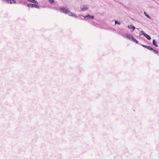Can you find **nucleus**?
<instances>
[{"label":"nucleus","instance_id":"f8f14e48","mask_svg":"<svg viewBox=\"0 0 159 159\" xmlns=\"http://www.w3.org/2000/svg\"><path fill=\"white\" fill-rule=\"evenodd\" d=\"M133 41V42L135 43H136L138 44L139 42L138 41L136 40L135 39L134 37L132 38V40Z\"/></svg>","mask_w":159,"mask_h":159},{"label":"nucleus","instance_id":"aec40b11","mask_svg":"<svg viewBox=\"0 0 159 159\" xmlns=\"http://www.w3.org/2000/svg\"><path fill=\"white\" fill-rule=\"evenodd\" d=\"M55 10H57V8H55Z\"/></svg>","mask_w":159,"mask_h":159},{"label":"nucleus","instance_id":"f3484780","mask_svg":"<svg viewBox=\"0 0 159 159\" xmlns=\"http://www.w3.org/2000/svg\"><path fill=\"white\" fill-rule=\"evenodd\" d=\"M146 48L149 50H150L151 51V49H152V48H151V47H150L149 46H147Z\"/></svg>","mask_w":159,"mask_h":159},{"label":"nucleus","instance_id":"9b49d317","mask_svg":"<svg viewBox=\"0 0 159 159\" xmlns=\"http://www.w3.org/2000/svg\"><path fill=\"white\" fill-rule=\"evenodd\" d=\"M69 15L72 17H76V16L72 12H70L69 14Z\"/></svg>","mask_w":159,"mask_h":159},{"label":"nucleus","instance_id":"20e7f679","mask_svg":"<svg viewBox=\"0 0 159 159\" xmlns=\"http://www.w3.org/2000/svg\"><path fill=\"white\" fill-rule=\"evenodd\" d=\"M94 17V16H93L90 15L89 14H88L87 16H84V18L85 19H87L88 18V19L93 20Z\"/></svg>","mask_w":159,"mask_h":159},{"label":"nucleus","instance_id":"ddd939ff","mask_svg":"<svg viewBox=\"0 0 159 159\" xmlns=\"http://www.w3.org/2000/svg\"><path fill=\"white\" fill-rule=\"evenodd\" d=\"M151 51L153 52H154L156 54H157L158 53V52L156 50L153 48H152V49H151Z\"/></svg>","mask_w":159,"mask_h":159},{"label":"nucleus","instance_id":"9d476101","mask_svg":"<svg viewBox=\"0 0 159 159\" xmlns=\"http://www.w3.org/2000/svg\"><path fill=\"white\" fill-rule=\"evenodd\" d=\"M153 44L156 47H157L158 45L157 44L156 40H153L152 41Z\"/></svg>","mask_w":159,"mask_h":159},{"label":"nucleus","instance_id":"6e6552de","mask_svg":"<svg viewBox=\"0 0 159 159\" xmlns=\"http://www.w3.org/2000/svg\"><path fill=\"white\" fill-rule=\"evenodd\" d=\"M7 2L10 4L16 3V1L14 0H8Z\"/></svg>","mask_w":159,"mask_h":159},{"label":"nucleus","instance_id":"0eeeda50","mask_svg":"<svg viewBox=\"0 0 159 159\" xmlns=\"http://www.w3.org/2000/svg\"><path fill=\"white\" fill-rule=\"evenodd\" d=\"M127 37L130 40H132V38H133V37L130 34H126V35Z\"/></svg>","mask_w":159,"mask_h":159},{"label":"nucleus","instance_id":"a211bd4d","mask_svg":"<svg viewBox=\"0 0 159 159\" xmlns=\"http://www.w3.org/2000/svg\"><path fill=\"white\" fill-rule=\"evenodd\" d=\"M142 47H144V48H146V45H142Z\"/></svg>","mask_w":159,"mask_h":159},{"label":"nucleus","instance_id":"f257e3e1","mask_svg":"<svg viewBox=\"0 0 159 159\" xmlns=\"http://www.w3.org/2000/svg\"><path fill=\"white\" fill-rule=\"evenodd\" d=\"M61 13L67 14L69 13L70 11L68 8L63 7L61 8Z\"/></svg>","mask_w":159,"mask_h":159},{"label":"nucleus","instance_id":"7ed1b4c3","mask_svg":"<svg viewBox=\"0 0 159 159\" xmlns=\"http://www.w3.org/2000/svg\"><path fill=\"white\" fill-rule=\"evenodd\" d=\"M141 32L148 40H150L151 39V37L143 31H141Z\"/></svg>","mask_w":159,"mask_h":159},{"label":"nucleus","instance_id":"423d86ee","mask_svg":"<svg viewBox=\"0 0 159 159\" xmlns=\"http://www.w3.org/2000/svg\"><path fill=\"white\" fill-rule=\"evenodd\" d=\"M128 28L130 29H132L131 31H134V29H135V28L134 26L132 25H130L128 26Z\"/></svg>","mask_w":159,"mask_h":159},{"label":"nucleus","instance_id":"dca6fc26","mask_svg":"<svg viewBox=\"0 0 159 159\" xmlns=\"http://www.w3.org/2000/svg\"><path fill=\"white\" fill-rule=\"evenodd\" d=\"M115 25H116V24H118L119 25L120 24V22H118V21H117V20H115Z\"/></svg>","mask_w":159,"mask_h":159},{"label":"nucleus","instance_id":"39448f33","mask_svg":"<svg viewBox=\"0 0 159 159\" xmlns=\"http://www.w3.org/2000/svg\"><path fill=\"white\" fill-rule=\"evenodd\" d=\"M88 9V7L87 6H83V7L81 8V11H84L87 10Z\"/></svg>","mask_w":159,"mask_h":159},{"label":"nucleus","instance_id":"1a4fd4ad","mask_svg":"<svg viewBox=\"0 0 159 159\" xmlns=\"http://www.w3.org/2000/svg\"><path fill=\"white\" fill-rule=\"evenodd\" d=\"M27 0L30 2L35 3V4H38V2L37 1H35V0Z\"/></svg>","mask_w":159,"mask_h":159},{"label":"nucleus","instance_id":"f03ea898","mask_svg":"<svg viewBox=\"0 0 159 159\" xmlns=\"http://www.w3.org/2000/svg\"><path fill=\"white\" fill-rule=\"evenodd\" d=\"M27 6L29 7H34L38 9H39L40 8L39 7L38 5L33 4H28Z\"/></svg>","mask_w":159,"mask_h":159},{"label":"nucleus","instance_id":"4468645a","mask_svg":"<svg viewBox=\"0 0 159 159\" xmlns=\"http://www.w3.org/2000/svg\"><path fill=\"white\" fill-rule=\"evenodd\" d=\"M49 2L51 4H53L55 2L54 0H49Z\"/></svg>","mask_w":159,"mask_h":159},{"label":"nucleus","instance_id":"6ab92c4d","mask_svg":"<svg viewBox=\"0 0 159 159\" xmlns=\"http://www.w3.org/2000/svg\"><path fill=\"white\" fill-rule=\"evenodd\" d=\"M55 10H57V8H55Z\"/></svg>","mask_w":159,"mask_h":159},{"label":"nucleus","instance_id":"2eb2a0df","mask_svg":"<svg viewBox=\"0 0 159 159\" xmlns=\"http://www.w3.org/2000/svg\"><path fill=\"white\" fill-rule=\"evenodd\" d=\"M144 14H145V16L146 17H147L148 18H149L150 19L149 16L147 14V13L146 12H144Z\"/></svg>","mask_w":159,"mask_h":159}]
</instances>
